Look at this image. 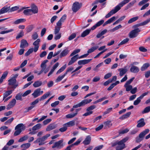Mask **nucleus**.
I'll use <instances>...</instances> for the list:
<instances>
[{
  "instance_id": "obj_50",
  "label": "nucleus",
  "mask_w": 150,
  "mask_h": 150,
  "mask_svg": "<svg viewBox=\"0 0 150 150\" xmlns=\"http://www.w3.org/2000/svg\"><path fill=\"white\" fill-rule=\"evenodd\" d=\"M80 51V49H77L75 50H74L73 52L70 54L69 56L72 57L75 54H76L77 53L79 52Z\"/></svg>"
},
{
  "instance_id": "obj_18",
  "label": "nucleus",
  "mask_w": 150,
  "mask_h": 150,
  "mask_svg": "<svg viewBox=\"0 0 150 150\" xmlns=\"http://www.w3.org/2000/svg\"><path fill=\"white\" fill-rule=\"evenodd\" d=\"M28 45V44L27 41L25 39H23L21 41L20 47L21 48H24Z\"/></svg>"
},
{
  "instance_id": "obj_38",
  "label": "nucleus",
  "mask_w": 150,
  "mask_h": 150,
  "mask_svg": "<svg viewBox=\"0 0 150 150\" xmlns=\"http://www.w3.org/2000/svg\"><path fill=\"white\" fill-rule=\"evenodd\" d=\"M41 127V125L40 124H38L35 125L34 126L32 127V130L33 131H35L39 129Z\"/></svg>"
},
{
  "instance_id": "obj_63",
  "label": "nucleus",
  "mask_w": 150,
  "mask_h": 150,
  "mask_svg": "<svg viewBox=\"0 0 150 150\" xmlns=\"http://www.w3.org/2000/svg\"><path fill=\"white\" fill-rule=\"evenodd\" d=\"M51 120H52L51 119H48L45 120L43 121V124L45 125H46L48 123L50 122L51 121Z\"/></svg>"
},
{
  "instance_id": "obj_15",
  "label": "nucleus",
  "mask_w": 150,
  "mask_h": 150,
  "mask_svg": "<svg viewBox=\"0 0 150 150\" xmlns=\"http://www.w3.org/2000/svg\"><path fill=\"white\" fill-rule=\"evenodd\" d=\"M79 58L78 54H76L72 57L68 63V65L69 66L74 63Z\"/></svg>"
},
{
  "instance_id": "obj_64",
  "label": "nucleus",
  "mask_w": 150,
  "mask_h": 150,
  "mask_svg": "<svg viewBox=\"0 0 150 150\" xmlns=\"http://www.w3.org/2000/svg\"><path fill=\"white\" fill-rule=\"evenodd\" d=\"M100 79V78L99 76H96L93 78V82H97L99 81Z\"/></svg>"
},
{
  "instance_id": "obj_59",
  "label": "nucleus",
  "mask_w": 150,
  "mask_h": 150,
  "mask_svg": "<svg viewBox=\"0 0 150 150\" xmlns=\"http://www.w3.org/2000/svg\"><path fill=\"white\" fill-rule=\"evenodd\" d=\"M21 129H16L14 133V136H16L19 135L21 132Z\"/></svg>"
},
{
  "instance_id": "obj_7",
  "label": "nucleus",
  "mask_w": 150,
  "mask_h": 150,
  "mask_svg": "<svg viewBox=\"0 0 150 150\" xmlns=\"http://www.w3.org/2000/svg\"><path fill=\"white\" fill-rule=\"evenodd\" d=\"M96 108L95 105H91L88 107L86 109L87 112L83 115V116H87L92 114L93 111L92 110Z\"/></svg>"
},
{
  "instance_id": "obj_44",
  "label": "nucleus",
  "mask_w": 150,
  "mask_h": 150,
  "mask_svg": "<svg viewBox=\"0 0 150 150\" xmlns=\"http://www.w3.org/2000/svg\"><path fill=\"white\" fill-rule=\"evenodd\" d=\"M23 13L24 14L27 16L30 15L32 14L31 10H30V9H27L23 11Z\"/></svg>"
},
{
  "instance_id": "obj_8",
  "label": "nucleus",
  "mask_w": 150,
  "mask_h": 150,
  "mask_svg": "<svg viewBox=\"0 0 150 150\" xmlns=\"http://www.w3.org/2000/svg\"><path fill=\"white\" fill-rule=\"evenodd\" d=\"M48 62L47 60H44L41 64L40 67L42 69V70H43V72L45 74H46L49 71L48 68H46V63Z\"/></svg>"
},
{
  "instance_id": "obj_55",
  "label": "nucleus",
  "mask_w": 150,
  "mask_h": 150,
  "mask_svg": "<svg viewBox=\"0 0 150 150\" xmlns=\"http://www.w3.org/2000/svg\"><path fill=\"white\" fill-rule=\"evenodd\" d=\"M106 99V98L105 97H103V98H101L99 99H98L95 101L94 102H93V103L94 104H96L97 103L101 102L103 101V100H105V99Z\"/></svg>"
},
{
  "instance_id": "obj_20",
  "label": "nucleus",
  "mask_w": 150,
  "mask_h": 150,
  "mask_svg": "<svg viewBox=\"0 0 150 150\" xmlns=\"http://www.w3.org/2000/svg\"><path fill=\"white\" fill-rule=\"evenodd\" d=\"M91 60V59L80 60L78 61V64L79 65H81L82 64L84 65L88 64Z\"/></svg>"
},
{
  "instance_id": "obj_62",
  "label": "nucleus",
  "mask_w": 150,
  "mask_h": 150,
  "mask_svg": "<svg viewBox=\"0 0 150 150\" xmlns=\"http://www.w3.org/2000/svg\"><path fill=\"white\" fill-rule=\"evenodd\" d=\"M112 108H110L107 109L106 111L103 112L104 115H106L110 113L112 110Z\"/></svg>"
},
{
  "instance_id": "obj_6",
  "label": "nucleus",
  "mask_w": 150,
  "mask_h": 150,
  "mask_svg": "<svg viewBox=\"0 0 150 150\" xmlns=\"http://www.w3.org/2000/svg\"><path fill=\"white\" fill-rule=\"evenodd\" d=\"M141 30L139 28H136L130 31L129 34V36L130 38L136 37L139 34Z\"/></svg>"
},
{
  "instance_id": "obj_27",
  "label": "nucleus",
  "mask_w": 150,
  "mask_h": 150,
  "mask_svg": "<svg viewBox=\"0 0 150 150\" xmlns=\"http://www.w3.org/2000/svg\"><path fill=\"white\" fill-rule=\"evenodd\" d=\"M130 71L132 72L136 73L139 71V69L137 67L134 66H132L130 69Z\"/></svg>"
},
{
  "instance_id": "obj_48",
  "label": "nucleus",
  "mask_w": 150,
  "mask_h": 150,
  "mask_svg": "<svg viewBox=\"0 0 150 150\" xmlns=\"http://www.w3.org/2000/svg\"><path fill=\"white\" fill-rule=\"evenodd\" d=\"M22 96L21 94V93H19L16 95L15 97V98L17 100H22L23 99L22 97Z\"/></svg>"
},
{
  "instance_id": "obj_31",
  "label": "nucleus",
  "mask_w": 150,
  "mask_h": 150,
  "mask_svg": "<svg viewBox=\"0 0 150 150\" xmlns=\"http://www.w3.org/2000/svg\"><path fill=\"white\" fill-rule=\"evenodd\" d=\"M131 114V112H128L120 117L119 119L122 120H123L129 117Z\"/></svg>"
},
{
  "instance_id": "obj_57",
  "label": "nucleus",
  "mask_w": 150,
  "mask_h": 150,
  "mask_svg": "<svg viewBox=\"0 0 150 150\" xmlns=\"http://www.w3.org/2000/svg\"><path fill=\"white\" fill-rule=\"evenodd\" d=\"M103 64V62H101L98 64L96 67L93 69V70L95 71H98V68L101 66Z\"/></svg>"
},
{
  "instance_id": "obj_41",
  "label": "nucleus",
  "mask_w": 150,
  "mask_h": 150,
  "mask_svg": "<svg viewBox=\"0 0 150 150\" xmlns=\"http://www.w3.org/2000/svg\"><path fill=\"white\" fill-rule=\"evenodd\" d=\"M67 65L66 64L64 65L57 72L56 74H60L66 68Z\"/></svg>"
},
{
  "instance_id": "obj_2",
  "label": "nucleus",
  "mask_w": 150,
  "mask_h": 150,
  "mask_svg": "<svg viewBox=\"0 0 150 150\" xmlns=\"http://www.w3.org/2000/svg\"><path fill=\"white\" fill-rule=\"evenodd\" d=\"M50 136V134H48L43 136L37 139L34 142V143L36 144L39 143V145L41 146L44 145L46 143L45 141L47 140V138Z\"/></svg>"
},
{
  "instance_id": "obj_9",
  "label": "nucleus",
  "mask_w": 150,
  "mask_h": 150,
  "mask_svg": "<svg viewBox=\"0 0 150 150\" xmlns=\"http://www.w3.org/2000/svg\"><path fill=\"white\" fill-rule=\"evenodd\" d=\"M63 142V140L62 139L56 142L54 144L53 146H52V148L54 149L56 148L57 149H61L63 146V145L62 143Z\"/></svg>"
},
{
  "instance_id": "obj_13",
  "label": "nucleus",
  "mask_w": 150,
  "mask_h": 150,
  "mask_svg": "<svg viewBox=\"0 0 150 150\" xmlns=\"http://www.w3.org/2000/svg\"><path fill=\"white\" fill-rule=\"evenodd\" d=\"M127 67H125L123 68H120L118 69V71L120 72L119 75L120 76H122L127 71Z\"/></svg>"
},
{
  "instance_id": "obj_25",
  "label": "nucleus",
  "mask_w": 150,
  "mask_h": 150,
  "mask_svg": "<svg viewBox=\"0 0 150 150\" xmlns=\"http://www.w3.org/2000/svg\"><path fill=\"white\" fill-rule=\"evenodd\" d=\"M32 95L34 98H36L38 97L40 95V90L38 89H37L35 90L32 94Z\"/></svg>"
},
{
  "instance_id": "obj_19",
  "label": "nucleus",
  "mask_w": 150,
  "mask_h": 150,
  "mask_svg": "<svg viewBox=\"0 0 150 150\" xmlns=\"http://www.w3.org/2000/svg\"><path fill=\"white\" fill-rule=\"evenodd\" d=\"M149 132L148 129H146L144 130L141 132L139 135V136L143 140L144 136L148 134Z\"/></svg>"
},
{
  "instance_id": "obj_22",
  "label": "nucleus",
  "mask_w": 150,
  "mask_h": 150,
  "mask_svg": "<svg viewBox=\"0 0 150 150\" xmlns=\"http://www.w3.org/2000/svg\"><path fill=\"white\" fill-rule=\"evenodd\" d=\"M104 22V21L103 20H101L98 22L95 25H94L91 28V29L92 30L95 29L97 27H99Z\"/></svg>"
},
{
  "instance_id": "obj_37",
  "label": "nucleus",
  "mask_w": 150,
  "mask_h": 150,
  "mask_svg": "<svg viewBox=\"0 0 150 150\" xmlns=\"http://www.w3.org/2000/svg\"><path fill=\"white\" fill-rule=\"evenodd\" d=\"M99 47L98 46H96L95 47H93L90 49H89L87 51V52L88 53H90L91 52H93L95 50H96Z\"/></svg>"
},
{
  "instance_id": "obj_3",
  "label": "nucleus",
  "mask_w": 150,
  "mask_h": 150,
  "mask_svg": "<svg viewBox=\"0 0 150 150\" xmlns=\"http://www.w3.org/2000/svg\"><path fill=\"white\" fill-rule=\"evenodd\" d=\"M92 101L91 99H85L82 100L81 102L79 103L74 105L73 106V108H72L70 110L71 112H72L74 110V108H77L80 107L81 106H83L88 103H89Z\"/></svg>"
},
{
  "instance_id": "obj_10",
  "label": "nucleus",
  "mask_w": 150,
  "mask_h": 150,
  "mask_svg": "<svg viewBox=\"0 0 150 150\" xmlns=\"http://www.w3.org/2000/svg\"><path fill=\"white\" fill-rule=\"evenodd\" d=\"M81 5H80L79 3L78 2H75L73 4L72 10L74 12H76L80 8Z\"/></svg>"
},
{
  "instance_id": "obj_56",
  "label": "nucleus",
  "mask_w": 150,
  "mask_h": 150,
  "mask_svg": "<svg viewBox=\"0 0 150 150\" xmlns=\"http://www.w3.org/2000/svg\"><path fill=\"white\" fill-rule=\"evenodd\" d=\"M104 124L106 126L109 127L112 126V124L110 121H108L104 122Z\"/></svg>"
},
{
  "instance_id": "obj_32",
  "label": "nucleus",
  "mask_w": 150,
  "mask_h": 150,
  "mask_svg": "<svg viewBox=\"0 0 150 150\" xmlns=\"http://www.w3.org/2000/svg\"><path fill=\"white\" fill-rule=\"evenodd\" d=\"M42 84L41 81H35L33 84V86L35 88L38 87L40 86Z\"/></svg>"
},
{
  "instance_id": "obj_52",
  "label": "nucleus",
  "mask_w": 150,
  "mask_h": 150,
  "mask_svg": "<svg viewBox=\"0 0 150 150\" xmlns=\"http://www.w3.org/2000/svg\"><path fill=\"white\" fill-rule=\"evenodd\" d=\"M141 99H142L140 98V97L138 98L137 99L134 101L133 103L134 105H138L141 102Z\"/></svg>"
},
{
  "instance_id": "obj_24",
  "label": "nucleus",
  "mask_w": 150,
  "mask_h": 150,
  "mask_svg": "<svg viewBox=\"0 0 150 150\" xmlns=\"http://www.w3.org/2000/svg\"><path fill=\"white\" fill-rule=\"evenodd\" d=\"M31 12L35 14L37 13L38 12V9L37 7L34 4H33L31 6Z\"/></svg>"
},
{
  "instance_id": "obj_47",
  "label": "nucleus",
  "mask_w": 150,
  "mask_h": 150,
  "mask_svg": "<svg viewBox=\"0 0 150 150\" xmlns=\"http://www.w3.org/2000/svg\"><path fill=\"white\" fill-rule=\"evenodd\" d=\"M139 18L138 16H136L131 18L128 21V23H131L137 20Z\"/></svg>"
},
{
  "instance_id": "obj_23",
  "label": "nucleus",
  "mask_w": 150,
  "mask_h": 150,
  "mask_svg": "<svg viewBox=\"0 0 150 150\" xmlns=\"http://www.w3.org/2000/svg\"><path fill=\"white\" fill-rule=\"evenodd\" d=\"M59 65L58 62L56 63L53 66L52 69H51L50 72L48 74V76H49L51 75L54 72L55 70L58 67Z\"/></svg>"
},
{
  "instance_id": "obj_28",
  "label": "nucleus",
  "mask_w": 150,
  "mask_h": 150,
  "mask_svg": "<svg viewBox=\"0 0 150 150\" xmlns=\"http://www.w3.org/2000/svg\"><path fill=\"white\" fill-rule=\"evenodd\" d=\"M69 51L67 49H66L63 50L60 54V57L62 58L63 57L66 56L69 53Z\"/></svg>"
},
{
  "instance_id": "obj_39",
  "label": "nucleus",
  "mask_w": 150,
  "mask_h": 150,
  "mask_svg": "<svg viewBox=\"0 0 150 150\" xmlns=\"http://www.w3.org/2000/svg\"><path fill=\"white\" fill-rule=\"evenodd\" d=\"M25 20L23 18L19 19L15 21L13 23L15 24H18L25 22Z\"/></svg>"
},
{
  "instance_id": "obj_17",
  "label": "nucleus",
  "mask_w": 150,
  "mask_h": 150,
  "mask_svg": "<svg viewBox=\"0 0 150 150\" xmlns=\"http://www.w3.org/2000/svg\"><path fill=\"white\" fill-rule=\"evenodd\" d=\"M10 6L8 7L5 6L2 8L0 11V15L9 12Z\"/></svg>"
},
{
  "instance_id": "obj_51",
  "label": "nucleus",
  "mask_w": 150,
  "mask_h": 150,
  "mask_svg": "<svg viewBox=\"0 0 150 150\" xmlns=\"http://www.w3.org/2000/svg\"><path fill=\"white\" fill-rule=\"evenodd\" d=\"M33 48H31L29 49L28 50L25 54V55L26 56H28L31 53L34 51Z\"/></svg>"
},
{
  "instance_id": "obj_21",
  "label": "nucleus",
  "mask_w": 150,
  "mask_h": 150,
  "mask_svg": "<svg viewBox=\"0 0 150 150\" xmlns=\"http://www.w3.org/2000/svg\"><path fill=\"white\" fill-rule=\"evenodd\" d=\"M14 89L13 90H8L6 91L4 94H3V100L5 99V98H6L8 96H9L12 93L13 91H14Z\"/></svg>"
},
{
  "instance_id": "obj_5",
  "label": "nucleus",
  "mask_w": 150,
  "mask_h": 150,
  "mask_svg": "<svg viewBox=\"0 0 150 150\" xmlns=\"http://www.w3.org/2000/svg\"><path fill=\"white\" fill-rule=\"evenodd\" d=\"M134 79V77H132L129 80L127 81L124 85V87L125 88L126 91L127 92L130 91L132 89L133 86L130 84L132 83Z\"/></svg>"
},
{
  "instance_id": "obj_35",
  "label": "nucleus",
  "mask_w": 150,
  "mask_h": 150,
  "mask_svg": "<svg viewBox=\"0 0 150 150\" xmlns=\"http://www.w3.org/2000/svg\"><path fill=\"white\" fill-rule=\"evenodd\" d=\"M50 94V92H48L46 93H45L43 96H42L40 99V101H41L42 100H44L47 98Z\"/></svg>"
},
{
  "instance_id": "obj_40",
  "label": "nucleus",
  "mask_w": 150,
  "mask_h": 150,
  "mask_svg": "<svg viewBox=\"0 0 150 150\" xmlns=\"http://www.w3.org/2000/svg\"><path fill=\"white\" fill-rule=\"evenodd\" d=\"M149 64L148 63L144 64L141 68V70L142 71L145 70L149 66Z\"/></svg>"
},
{
  "instance_id": "obj_61",
  "label": "nucleus",
  "mask_w": 150,
  "mask_h": 150,
  "mask_svg": "<svg viewBox=\"0 0 150 150\" xmlns=\"http://www.w3.org/2000/svg\"><path fill=\"white\" fill-rule=\"evenodd\" d=\"M115 19V16H113L108 21H107L108 24H110Z\"/></svg>"
},
{
  "instance_id": "obj_1",
  "label": "nucleus",
  "mask_w": 150,
  "mask_h": 150,
  "mask_svg": "<svg viewBox=\"0 0 150 150\" xmlns=\"http://www.w3.org/2000/svg\"><path fill=\"white\" fill-rule=\"evenodd\" d=\"M130 0H124L119 3L116 6L114 9L112 10L107 14L105 17L108 18L110 17L112 15L117 13L118 11L120 10L121 8L123 6L128 3Z\"/></svg>"
},
{
  "instance_id": "obj_53",
  "label": "nucleus",
  "mask_w": 150,
  "mask_h": 150,
  "mask_svg": "<svg viewBox=\"0 0 150 150\" xmlns=\"http://www.w3.org/2000/svg\"><path fill=\"white\" fill-rule=\"evenodd\" d=\"M13 30H14L13 29H11L8 30L2 31L0 32V34H4L5 33H7L10 32H12Z\"/></svg>"
},
{
  "instance_id": "obj_29",
  "label": "nucleus",
  "mask_w": 150,
  "mask_h": 150,
  "mask_svg": "<svg viewBox=\"0 0 150 150\" xmlns=\"http://www.w3.org/2000/svg\"><path fill=\"white\" fill-rule=\"evenodd\" d=\"M30 144L29 143L23 144L21 145V147L22 149L21 150H26L30 147Z\"/></svg>"
},
{
  "instance_id": "obj_14",
  "label": "nucleus",
  "mask_w": 150,
  "mask_h": 150,
  "mask_svg": "<svg viewBox=\"0 0 150 150\" xmlns=\"http://www.w3.org/2000/svg\"><path fill=\"white\" fill-rule=\"evenodd\" d=\"M40 41V39H38L33 43V45L35 46L34 50V52H36L38 50L39 47V44Z\"/></svg>"
},
{
  "instance_id": "obj_30",
  "label": "nucleus",
  "mask_w": 150,
  "mask_h": 150,
  "mask_svg": "<svg viewBox=\"0 0 150 150\" xmlns=\"http://www.w3.org/2000/svg\"><path fill=\"white\" fill-rule=\"evenodd\" d=\"M25 127L22 123L19 124L15 128V129H21V130H24L25 129Z\"/></svg>"
},
{
  "instance_id": "obj_54",
  "label": "nucleus",
  "mask_w": 150,
  "mask_h": 150,
  "mask_svg": "<svg viewBox=\"0 0 150 150\" xmlns=\"http://www.w3.org/2000/svg\"><path fill=\"white\" fill-rule=\"evenodd\" d=\"M13 30H14L13 29H11L8 30L2 31L0 32V34H4L5 33H7L10 32H12Z\"/></svg>"
},
{
  "instance_id": "obj_33",
  "label": "nucleus",
  "mask_w": 150,
  "mask_h": 150,
  "mask_svg": "<svg viewBox=\"0 0 150 150\" xmlns=\"http://www.w3.org/2000/svg\"><path fill=\"white\" fill-rule=\"evenodd\" d=\"M75 124V121L74 120H72L65 123L64 124V125L67 126V127H70L74 126Z\"/></svg>"
},
{
  "instance_id": "obj_42",
  "label": "nucleus",
  "mask_w": 150,
  "mask_h": 150,
  "mask_svg": "<svg viewBox=\"0 0 150 150\" xmlns=\"http://www.w3.org/2000/svg\"><path fill=\"white\" fill-rule=\"evenodd\" d=\"M77 114V112H75L73 114H69L66 115V117L67 118H71L74 117Z\"/></svg>"
},
{
  "instance_id": "obj_46",
  "label": "nucleus",
  "mask_w": 150,
  "mask_h": 150,
  "mask_svg": "<svg viewBox=\"0 0 150 150\" xmlns=\"http://www.w3.org/2000/svg\"><path fill=\"white\" fill-rule=\"evenodd\" d=\"M28 135H26L23 137L21 138L18 140V142H22L23 141L27 140L28 138Z\"/></svg>"
},
{
  "instance_id": "obj_49",
  "label": "nucleus",
  "mask_w": 150,
  "mask_h": 150,
  "mask_svg": "<svg viewBox=\"0 0 150 150\" xmlns=\"http://www.w3.org/2000/svg\"><path fill=\"white\" fill-rule=\"evenodd\" d=\"M14 120L13 117H11L10 119L8 120L4 123V124L6 125H9Z\"/></svg>"
},
{
  "instance_id": "obj_4",
  "label": "nucleus",
  "mask_w": 150,
  "mask_h": 150,
  "mask_svg": "<svg viewBox=\"0 0 150 150\" xmlns=\"http://www.w3.org/2000/svg\"><path fill=\"white\" fill-rule=\"evenodd\" d=\"M8 89H13L14 90L18 86V83H16V80L14 78H12L8 81Z\"/></svg>"
},
{
  "instance_id": "obj_11",
  "label": "nucleus",
  "mask_w": 150,
  "mask_h": 150,
  "mask_svg": "<svg viewBox=\"0 0 150 150\" xmlns=\"http://www.w3.org/2000/svg\"><path fill=\"white\" fill-rule=\"evenodd\" d=\"M116 144L118 146L116 147V150H120L124 149L125 147V144L121 140L117 142Z\"/></svg>"
},
{
  "instance_id": "obj_45",
  "label": "nucleus",
  "mask_w": 150,
  "mask_h": 150,
  "mask_svg": "<svg viewBox=\"0 0 150 150\" xmlns=\"http://www.w3.org/2000/svg\"><path fill=\"white\" fill-rule=\"evenodd\" d=\"M150 111V106H148L146 107L144 110L142 111L143 114L147 113Z\"/></svg>"
},
{
  "instance_id": "obj_16",
  "label": "nucleus",
  "mask_w": 150,
  "mask_h": 150,
  "mask_svg": "<svg viewBox=\"0 0 150 150\" xmlns=\"http://www.w3.org/2000/svg\"><path fill=\"white\" fill-rule=\"evenodd\" d=\"M137 127H141L144 126L145 125L144 118H141L137 122Z\"/></svg>"
},
{
  "instance_id": "obj_58",
  "label": "nucleus",
  "mask_w": 150,
  "mask_h": 150,
  "mask_svg": "<svg viewBox=\"0 0 150 150\" xmlns=\"http://www.w3.org/2000/svg\"><path fill=\"white\" fill-rule=\"evenodd\" d=\"M19 9V7L17 6H15L14 7H12L11 8H9V12H11L12 11H16Z\"/></svg>"
},
{
  "instance_id": "obj_26",
  "label": "nucleus",
  "mask_w": 150,
  "mask_h": 150,
  "mask_svg": "<svg viewBox=\"0 0 150 150\" xmlns=\"http://www.w3.org/2000/svg\"><path fill=\"white\" fill-rule=\"evenodd\" d=\"M91 137L90 136H88L83 142V143L86 145L89 144L91 141Z\"/></svg>"
},
{
  "instance_id": "obj_60",
  "label": "nucleus",
  "mask_w": 150,
  "mask_h": 150,
  "mask_svg": "<svg viewBox=\"0 0 150 150\" xmlns=\"http://www.w3.org/2000/svg\"><path fill=\"white\" fill-rule=\"evenodd\" d=\"M76 34L74 33H72L69 36L68 38V39L69 40H71L73 39H74V38L76 37Z\"/></svg>"
},
{
  "instance_id": "obj_36",
  "label": "nucleus",
  "mask_w": 150,
  "mask_h": 150,
  "mask_svg": "<svg viewBox=\"0 0 150 150\" xmlns=\"http://www.w3.org/2000/svg\"><path fill=\"white\" fill-rule=\"evenodd\" d=\"M55 126L54 124H51L48 125L46 129L47 131H49L55 128Z\"/></svg>"
},
{
  "instance_id": "obj_12",
  "label": "nucleus",
  "mask_w": 150,
  "mask_h": 150,
  "mask_svg": "<svg viewBox=\"0 0 150 150\" xmlns=\"http://www.w3.org/2000/svg\"><path fill=\"white\" fill-rule=\"evenodd\" d=\"M16 100L15 98L13 99L8 105L6 109L7 110H9L14 107L16 104Z\"/></svg>"
},
{
  "instance_id": "obj_34",
  "label": "nucleus",
  "mask_w": 150,
  "mask_h": 150,
  "mask_svg": "<svg viewBox=\"0 0 150 150\" xmlns=\"http://www.w3.org/2000/svg\"><path fill=\"white\" fill-rule=\"evenodd\" d=\"M91 29H87L84 31L81 34L82 37H84L88 35L91 31Z\"/></svg>"
},
{
  "instance_id": "obj_43",
  "label": "nucleus",
  "mask_w": 150,
  "mask_h": 150,
  "mask_svg": "<svg viewBox=\"0 0 150 150\" xmlns=\"http://www.w3.org/2000/svg\"><path fill=\"white\" fill-rule=\"evenodd\" d=\"M66 75V73H64V74L61 76H59L56 80V82H58L62 80L64 76Z\"/></svg>"
}]
</instances>
